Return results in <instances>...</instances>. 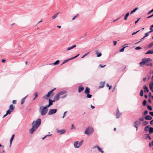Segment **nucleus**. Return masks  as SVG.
<instances>
[{"label": "nucleus", "mask_w": 153, "mask_h": 153, "mask_svg": "<svg viewBox=\"0 0 153 153\" xmlns=\"http://www.w3.org/2000/svg\"><path fill=\"white\" fill-rule=\"evenodd\" d=\"M152 118V117L149 115H146L144 117V119L147 120H151Z\"/></svg>", "instance_id": "nucleus-12"}, {"label": "nucleus", "mask_w": 153, "mask_h": 153, "mask_svg": "<svg viewBox=\"0 0 153 153\" xmlns=\"http://www.w3.org/2000/svg\"><path fill=\"white\" fill-rule=\"evenodd\" d=\"M119 113V111L118 109V108L117 110L116 115H117V114H118Z\"/></svg>", "instance_id": "nucleus-62"}, {"label": "nucleus", "mask_w": 153, "mask_h": 153, "mask_svg": "<svg viewBox=\"0 0 153 153\" xmlns=\"http://www.w3.org/2000/svg\"><path fill=\"white\" fill-rule=\"evenodd\" d=\"M51 105H49V104H48V105H46L45 106V107H44V108H45L47 109H48V107H49Z\"/></svg>", "instance_id": "nucleus-52"}, {"label": "nucleus", "mask_w": 153, "mask_h": 153, "mask_svg": "<svg viewBox=\"0 0 153 153\" xmlns=\"http://www.w3.org/2000/svg\"><path fill=\"white\" fill-rule=\"evenodd\" d=\"M144 93L143 90H141L140 92V95L141 97H142Z\"/></svg>", "instance_id": "nucleus-34"}, {"label": "nucleus", "mask_w": 153, "mask_h": 153, "mask_svg": "<svg viewBox=\"0 0 153 153\" xmlns=\"http://www.w3.org/2000/svg\"><path fill=\"white\" fill-rule=\"evenodd\" d=\"M12 112V111H11L9 109H8L6 111V114H7L6 115L10 114L11 113V112Z\"/></svg>", "instance_id": "nucleus-38"}, {"label": "nucleus", "mask_w": 153, "mask_h": 153, "mask_svg": "<svg viewBox=\"0 0 153 153\" xmlns=\"http://www.w3.org/2000/svg\"><path fill=\"white\" fill-rule=\"evenodd\" d=\"M89 53H90V52H88V53H86L84 55H83L82 56V58H84V57L85 56H86L87 55H88V54Z\"/></svg>", "instance_id": "nucleus-51"}, {"label": "nucleus", "mask_w": 153, "mask_h": 153, "mask_svg": "<svg viewBox=\"0 0 153 153\" xmlns=\"http://www.w3.org/2000/svg\"><path fill=\"white\" fill-rule=\"evenodd\" d=\"M60 96L58 93L54 97L53 100L55 101H57L59 99Z\"/></svg>", "instance_id": "nucleus-8"}, {"label": "nucleus", "mask_w": 153, "mask_h": 153, "mask_svg": "<svg viewBox=\"0 0 153 153\" xmlns=\"http://www.w3.org/2000/svg\"><path fill=\"white\" fill-rule=\"evenodd\" d=\"M96 54L97 55V57H100L102 55V53H99L98 51L96 52Z\"/></svg>", "instance_id": "nucleus-30"}, {"label": "nucleus", "mask_w": 153, "mask_h": 153, "mask_svg": "<svg viewBox=\"0 0 153 153\" xmlns=\"http://www.w3.org/2000/svg\"><path fill=\"white\" fill-rule=\"evenodd\" d=\"M147 103V101L146 100H144L142 103V105L143 106H145L146 105Z\"/></svg>", "instance_id": "nucleus-36"}, {"label": "nucleus", "mask_w": 153, "mask_h": 153, "mask_svg": "<svg viewBox=\"0 0 153 153\" xmlns=\"http://www.w3.org/2000/svg\"><path fill=\"white\" fill-rule=\"evenodd\" d=\"M56 89V88H55L52 90L49 91L47 95H45L44 97V98H45L46 97H49L51 95V94L53 93V92Z\"/></svg>", "instance_id": "nucleus-7"}, {"label": "nucleus", "mask_w": 153, "mask_h": 153, "mask_svg": "<svg viewBox=\"0 0 153 153\" xmlns=\"http://www.w3.org/2000/svg\"><path fill=\"white\" fill-rule=\"evenodd\" d=\"M79 55V54H77L76 56H75L74 57H72L71 58H70V59H66L63 62V63L61 65H62L63 64L66 63L68 61H69V60H71L72 59H74L76 58L77 57H78Z\"/></svg>", "instance_id": "nucleus-6"}, {"label": "nucleus", "mask_w": 153, "mask_h": 153, "mask_svg": "<svg viewBox=\"0 0 153 153\" xmlns=\"http://www.w3.org/2000/svg\"><path fill=\"white\" fill-rule=\"evenodd\" d=\"M152 145L151 142H149V146L150 147H152Z\"/></svg>", "instance_id": "nucleus-63"}, {"label": "nucleus", "mask_w": 153, "mask_h": 153, "mask_svg": "<svg viewBox=\"0 0 153 153\" xmlns=\"http://www.w3.org/2000/svg\"><path fill=\"white\" fill-rule=\"evenodd\" d=\"M105 83V81L103 82H100V86H99V88H103L104 86Z\"/></svg>", "instance_id": "nucleus-17"}, {"label": "nucleus", "mask_w": 153, "mask_h": 153, "mask_svg": "<svg viewBox=\"0 0 153 153\" xmlns=\"http://www.w3.org/2000/svg\"><path fill=\"white\" fill-rule=\"evenodd\" d=\"M79 15L78 14H77L72 19V20H74L76 18L78 17V16H79Z\"/></svg>", "instance_id": "nucleus-48"}, {"label": "nucleus", "mask_w": 153, "mask_h": 153, "mask_svg": "<svg viewBox=\"0 0 153 153\" xmlns=\"http://www.w3.org/2000/svg\"><path fill=\"white\" fill-rule=\"evenodd\" d=\"M57 110L56 109H51L48 111V115H51L53 114L56 113L57 112Z\"/></svg>", "instance_id": "nucleus-5"}, {"label": "nucleus", "mask_w": 153, "mask_h": 153, "mask_svg": "<svg viewBox=\"0 0 153 153\" xmlns=\"http://www.w3.org/2000/svg\"><path fill=\"white\" fill-rule=\"evenodd\" d=\"M67 92L66 91L64 90L61 91L60 92H59L58 94H59V95L60 96L62 95H63L64 94H65L66 93H67Z\"/></svg>", "instance_id": "nucleus-16"}, {"label": "nucleus", "mask_w": 153, "mask_h": 153, "mask_svg": "<svg viewBox=\"0 0 153 153\" xmlns=\"http://www.w3.org/2000/svg\"><path fill=\"white\" fill-rule=\"evenodd\" d=\"M144 117H140L138 119V120L141 122L143 121L144 120Z\"/></svg>", "instance_id": "nucleus-42"}, {"label": "nucleus", "mask_w": 153, "mask_h": 153, "mask_svg": "<svg viewBox=\"0 0 153 153\" xmlns=\"http://www.w3.org/2000/svg\"><path fill=\"white\" fill-rule=\"evenodd\" d=\"M140 30H138L136 32H134L132 34V36H133L134 35H135V34H136V33H137L138 32H139Z\"/></svg>", "instance_id": "nucleus-49"}, {"label": "nucleus", "mask_w": 153, "mask_h": 153, "mask_svg": "<svg viewBox=\"0 0 153 153\" xmlns=\"http://www.w3.org/2000/svg\"><path fill=\"white\" fill-rule=\"evenodd\" d=\"M152 60L150 58H145L142 59V61L139 64L141 67H143L144 65L146 66H152V63L149 62V61Z\"/></svg>", "instance_id": "nucleus-2"}, {"label": "nucleus", "mask_w": 153, "mask_h": 153, "mask_svg": "<svg viewBox=\"0 0 153 153\" xmlns=\"http://www.w3.org/2000/svg\"><path fill=\"white\" fill-rule=\"evenodd\" d=\"M27 96V95L26 96H25V97H24L22 99L21 102V104L22 105L24 103V102L25 101V99Z\"/></svg>", "instance_id": "nucleus-25"}, {"label": "nucleus", "mask_w": 153, "mask_h": 153, "mask_svg": "<svg viewBox=\"0 0 153 153\" xmlns=\"http://www.w3.org/2000/svg\"><path fill=\"white\" fill-rule=\"evenodd\" d=\"M150 90L151 91L153 92V82H151L149 83Z\"/></svg>", "instance_id": "nucleus-9"}, {"label": "nucleus", "mask_w": 153, "mask_h": 153, "mask_svg": "<svg viewBox=\"0 0 153 153\" xmlns=\"http://www.w3.org/2000/svg\"><path fill=\"white\" fill-rule=\"evenodd\" d=\"M76 47V45H74L73 46H72L68 48L67 49V51L70 50L71 49H72L74 48H75Z\"/></svg>", "instance_id": "nucleus-21"}, {"label": "nucleus", "mask_w": 153, "mask_h": 153, "mask_svg": "<svg viewBox=\"0 0 153 153\" xmlns=\"http://www.w3.org/2000/svg\"><path fill=\"white\" fill-rule=\"evenodd\" d=\"M90 89L88 87H86L84 91V93L86 94L90 93Z\"/></svg>", "instance_id": "nucleus-13"}, {"label": "nucleus", "mask_w": 153, "mask_h": 153, "mask_svg": "<svg viewBox=\"0 0 153 153\" xmlns=\"http://www.w3.org/2000/svg\"><path fill=\"white\" fill-rule=\"evenodd\" d=\"M146 54H153V50H149L146 53H145Z\"/></svg>", "instance_id": "nucleus-27"}, {"label": "nucleus", "mask_w": 153, "mask_h": 153, "mask_svg": "<svg viewBox=\"0 0 153 153\" xmlns=\"http://www.w3.org/2000/svg\"><path fill=\"white\" fill-rule=\"evenodd\" d=\"M67 96V95L65 94V95H64L63 96L61 97V98H64L65 97H66Z\"/></svg>", "instance_id": "nucleus-59"}, {"label": "nucleus", "mask_w": 153, "mask_h": 153, "mask_svg": "<svg viewBox=\"0 0 153 153\" xmlns=\"http://www.w3.org/2000/svg\"><path fill=\"white\" fill-rule=\"evenodd\" d=\"M149 114L152 116H153V112H149Z\"/></svg>", "instance_id": "nucleus-55"}, {"label": "nucleus", "mask_w": 153, "mask_h": 153, "mask_svg": "<svg viewBox=\"0 0 153 153\" xmlns=\"http://www.w3.org/2000/svg\"><path fill=\"white\" fill-rule=\"evenodd\" d=\"M129 12H128L126 13L124 17V20H126L127 19L128 17L129 16Z\"/></svg>", "instance_id": "nucleus-24"}, {"label": "nucleus", "mask_w": 153, "mask_h": 153, "mask_svg": "<svg viewBox=\"0 0 153 153\" xmlns=\"http://www.w3.org/2000/svg\"><path fill=\"white\" fill-rule=\"evenodd\" d=\"M148 113V111L147 110L145 111L144 112H143L142 113L143 115H146Z\"/></svg>", "instance_id": "nucleus-39"}, {"label": "nucleus", "mask_w": 153, "mask_h": 153, "mask_svg": "<svg viewBox=\"0 0 153 153\" xmlns=\"http://www.w3.org/2000/svg\"><path fill=\"white\" fill-rule=\"evenodd\" d=\"M149 139V140H151V138L150 136H147L145 138V139Z\"/></svg>", "instance_id": "nucleus-47"}, {"label": "nucleus", "mask_w": 153, "mask_h": 153, "mask_svg": "<svg viewBox=\"0 0 153 153\" xmlns=\"http://www.w3.org/2000/svg\"><path fill=\"white\" fill-rule=\"evenodd\" d=\"M59 62V60H56L55 62H54L53 63L49 64V65H58Z\"/></svg>", "instance_id": "nucleus-20"}, {"label": "nucleus", "mask_w": 153, "mask_h": 153, "mask_svg": "<svg viewBox=\"0 0 153 153\" xmlns=\"http://www.w3.org/2000/svg\"><path fill=\"white\" fill-rule=\"evenodd\" d=\"M97 148L98 151L101 152V153H104V151L102 150V148H100L99 146H97Z\"/></svg>", "instance_id": "nucleus-28"}, {"label": "nucleus", "mask_w": 153, "mask_h": 153, "mask_svg": "<svg viewBox=\"0 0 153 153\" xmlns=\"http://www.w3.org/2000/svg\"><path fill=\"white\" fill-rule=\"evenodd\" d=\"M153 16V14L150 16H148L147 17V19H149V18H150L152 17Z\"/></svg>", "instance_id": "nucleus-58"}, {"label": "nucleus", "mask_w": 153, "mask_h": 153, "mask_svg": "<svg viewBox=\"0 0 153 153\" xmlns=\"http://www.w3.org/2000/svg\"><path fill=\"white\" fill-rule=\"evenodd\" d=\"M79 141H76L74 142V146L75 148H79V146L78 144Z\"/></svg>", "instance_id": "nucleus-18"}, {"label": "nucleus", "mask_w": 153, "mask_h": 153, "mask_svg": "<svg viewBox=\"0 0 153 153\" xmlns=\"http://www.w3.org/2000/svg\"><path fill=\"white\" fill-rule=\"evenodd\" d=\"M48 111V109H47L43 107L42 109V110L40 112L41 115L42 116L45 115L47 114Z\"/></svg>", "instance_id": "nucleus-4"}, {"label": "nucleus", "mask_w": 153, "mask_h": 153, "mask_svg": "<svg viewBox=\"0 0 153 153\" xmlns=\"http://www.w3.org/2000/svg\"><path fill=\"white\" fill-rule=\"evenodd\" d=\"M83 142V140H82L80 141V142L79 143H78L79 146V147L82 145Z\"/></svg>", "instance_id": "nucleus-44"}, {"label": "nucleus", "mask_w": 153, "mask_h": 153, "mask_svg": "<svg viewBox=\"0 0 153 153\" xmlns=\"http://www.w3.org/2000/svg\"><path fill=\"white\" fill-rule=\"evenodd\" d=\"M106 66L105 65H102L101 64L99 65V66L101 68H103Z\"/></svg>", "instance_id": "nucleus-53"}, {"label": "nucleus", "mask_w": 153, "mask_h": 153, "mask_svg": "<svg viewBox=\"0 0 153 153\" xmlns=\"http://www.w3.org/2000/svg\"><path fill=\"white\" fill-rule=\"evenodd\" d=\"M14 136H15V135L14 134H13L12 135V136L11 137V139H10V142H12L13 139H14Z\"/></svg>", "instance_id": "nucleus-40"}, {"label": "nucleus", "mask_w": 153, "mask_h": 153, "mask_svg": "<svg viewBox=\"0 0 153 153\" xmlns=\"http://www.w3.org/2000/svg\"><path fill=\"white\" fill-rule=\"evenodd\" d=\"M16 100H13L12 101V103L13 104H16Z\"/></svg>", "instance_id": "nucleus-60"}, {"label": "nucleus", "mask_w": 153, "mask_h": 153, "mask_svg": "<svg viewBox=\"0 0 153 153\" xmlns=\"http://www.w3.org/2000/svg\"><path fill=\"white\" fill-rule=\"evenodd\" d=\"M15 108V106H14L13 104L10 105L9 106V109L13 111L14 109Z\"/></svg>", "instance_id": "nucleus-19"}, {"label": "nucleus", "mask_w": 153, "mask_h": 153, "mask_svg": "<svg viewBox=\"0 0 153 153\" xmlns=\"http://www.w3.org/2000/svg\"><path fill=\"white\" fill-rule=\"evenodd\" d=\"M57 132L58 133H60V134H63L66 132V130L65 129L59 130L57 129Z\"/></svg>", "instance_id": "nucleus-11"}, {"label": "nucleus", "mask_w": 153, "mask_h": 153, "mask_svg": "<svg viewBox=\"0 0 153 153\" xmlns=\"http://www.w3.org/2000/svg\"><path fill=\"white\" fill-rule=\"evenodd\" d=\"M67 112V111H66L64 113V114H63V116L62 117V118H64V117L65 116V114Z\"/></svg>", "instance_id": "nucleus-61"}, {"label": "nucleus", "mask_w": 153, "mask_h": 153, "mask_svg": "<svg viewBox=\"0 0 153 153\" xmlns=\"http://www.w3.org/2000/svg\"><path fill=\"white\" fill-rule=\"evenodd\" d=\"M148 123L147 121H145L143 122L142 123V125L143 126H145Z\"/></svg>", "instance_id": "nucleus-29"}, {"label": "nucleus", "mask_w": 153, "mask_h": 153, "mask_svg": "<svg viewBox=\"0 0 153 153\" xmlns=\"http://www.w3.org/2000/svg\"><path fill=\"white\" fill-rule=\"evenodd\" d=\"M141 48H142L141 47L138 46V47H136L135 48V49L136 50H138L140 49Z\"/></svg>", "instance_id": "nucleus-50"}, {"label": "nucleus", "mask_w": 153, "mask_h": 153, "mask_svg": "<svg viewBox=\"0 0 153 153\" xmlns=\"http://www.w3.org/2000/svg\"><path fill=\"white\" fill-rule=\"evenodd\" d=\"M84 88L82 85L79 86L78 87V92L80 93L84 90Z\"/></svg>", "instance_id": "nucleus-10"}, {"label": "nucleus", "mask_w": 153, "mask_h": 153, "mask_svg": "<svg viewBox=\"0 0 153 153\" xmlns=\"http://www.w3.org/2000/svg\"><path fill=\"white\" fill-rule=\"evenodd\" d=\"M147 109L149 111H152V107L149 105H146Z\"/></svg>", "instance_id": "nucleus-33"}, {"label": "nucleus", "mask_w": 153, "mask_h": 153, "mask_svg": "<svg viewBox=\"0 0 153 153\" xmlns=\"http://www.w3.org/2000/svg\"><path fill=\"white\" fill-rule=\"evenodd\" d=\"M58 13H56L52 16V18L53 19H54L57 16Z\"/></svg>", "instance_id": "nucleus-43"}, {"label": "nucleus", "mask_w": 153, "mask_h": 153, "mask_svg": "<svg viewBox=\"0 0 153 153\" xmlns=\"http://www.w3.org/2000/svg\"><path fill=\"white\" fill-rule=\"evenodd\" d=\"M143 88L144 89V92L146 93V92H148L149 91V89L146 85H144L143 86Z\"/></svg>", "instance_id": "nucleus-14"}, {"label": "nucleus", "mask_w": 153, "mask_h": 153, "mask_svg": "<svg viewBox=\"0 0 153 153\" xmlns=\"http://www.w3.org/2000/svg\"><path fill=\"white\" fill-rule=\"evenodd\" d=\"M153 46V42H152L148 45V48H151Z\"/></svg>", "instance_id": "nucleus-37"}, {"label": "nucleus", "mask_w": 153, "mask_h": 153, "mask_svg": "<svg viewBox=\"0 0 153 153\" xmlns=\"http://www.w3.org/2000/svg\"><path fill=\"white\" fill-rule=\"evenodd\" d=\"M38 93L37 92H36L34 93V95L35 96V98H36L38 97Z\"/></svg>", "instance_id": "nucleus-45"}, {"label": "nucleus", "mask_w": 153, "mask_h": 153, "mask_svg": "<svg viewBox=\"0 0 153 153\" xmlns=\"http://www.w3.org/2000/svg\"><path fill=\"white\" fill-rule=\"evenodd\" d=\"M128 47V46H123V48L120 50L119 51L120 52H122L124 51L125 48H126Z\"/></svg>", "instance_id": "nucleus-31"}, {"label": "nucleus", "mask_w": 153, "mask_h": 153, "mask_svg": "<svg viewBox=\"0 0 153 153\" xmlns=\"http://www.w3.org/2000/svg\"><path fill=\"white\" fill-rule=\"evenodd\" d=\"M55 102V101L54 100H52L49 99V105H50L51 106L52 105H53V103Z\"/></svg>", "instance_id": "nucleus-22"}, {"label": "nucleus", "mask_w": 153, "mask_h": 153, "mask_svg": "<svg viewBox=\"0 0 153 153\" xmlns=\"http://www.w3.org/2000/svg\"><path fill=\"white\" fill-rule=\"evenodd\" d=\"M137 121V124H138V125H139V126L141 124V123L139 121H138V120H136Z\"/></svg>", "instance_id": "nucleus-57"}, {"label": "nucleus", "mask_w": 153, "mask_h": 153, "mask_svg": "<svg viewBox=\"0 0 153 153\" xmlns=\"http://www.w3.org/2000/svg\"><path fill=\"white\" fill-rule=\"evenodd\" d=\"M148 102L149 103H152V100H151L150 99H149H149H148Z\"/></svg>", "instance_id": "nucleus-56"}, {"label": "nucleus", "mask_w": 153, "mask_h": 153, "mask_svg": "<svg viewBox=\"0 0 153 153\" xmlns=\"http://www.w3.org/2000/svg\"><path fill=\"white\" fill-rule=\"evenodd\" d=\"M52 135L51 134H50V135H46V136H45L44 137L42 138V140H44L46 137H47L48 136H50L51 135Z\"/></svg>", "instance_id": "nucleus-46"}, {"label": "nucleus", "mask_w": 153, "mask_h": 153, "mask_svg": "<svg viewBox=\"0 0 153 153\" xmlns=\"http://www.w3.org/2000/svg\"><path fill=\"white\" fill-rule=\"evenodd\" d=\"M150 126L148 125L146 127L144 128V131H146L148 130V129H149Z\"/></svg>", "instance_id": "nucleus-32"}, {"label": "nucleus", "mask_w": 153, "mask_h": 153, "mask_svg": "<svg viewBox=\"0 0 153 153\" xmlns=\"http://www.w3.org/2000/svg\"><path fill=\"white\" fill-rule=\"evenodd\" d=\"M153 12V11L152 10H151L150 11H149L147 13V14L148 15H149V14H150L151 13Z\"/></svg>", "instance_id": "nucleus-54"}, {"label": "nucleus", "mask_w": 153, "mask_h": 153, "mask_svg": "<svg viewBox=\"0 0 153 153\" xmlns=\"http://www.w3.org/2000/svg\"><path fill=\"white\" fill-rule=\"evenodd\" d=\"M87 94V96L86 97L87 98H91V97L92 95L91 94H90L89 93H88L87 94Z\"/></svg>", "instance_id": "nucleus-35"}, {"label": "nucleus", "mask_w": 153, "mask_h": 153, "mask_svg": "<svg viewBox=\"0 0 153 153\" xmlns=\"http://www.w3.org/2000/svg\"><path fill=\"white\" fill-rule=\"evenodd\" d=\"M94 131V129L91 126L88 127L85 131L84 133L88 135L91 134Z\"/></svg>", "instance_id": "nucleus-3"}, {"label": "nucleus", "mask_w": 153, "mask_h": 153, "mask_svg": "<svg viewBox=\"0 0 153 153\" xmlns=\"http://www.w3.org/2000/svg\"><path fill=\"white\" fill-rule=\"evenodd\" d=\"M134 126L136 128V131H137L139 125H138L136 120L134 122Z\"/></svg>", "instance_id": "nucleus-15"}, {"label": "nucleus", "mask_w": 153, "mask_h": 153, "mask_svg": "<svg viewBox=\"0 0 153 153\" xmlns=\"http://www.w3.org/2000/svg\"><path fill=\"white\" fill-rule=\"evenodd\" d=\"M138 9V7H137L135 8L134 9H133L132 10L131 12H130V14H131L133 13H134Z\"/></svg>", "instance_id": "nucleus-26"}, {"label": "nucleus", "mask_w": 153, "mask_h": 153, "mask_svg": "<svg viewBox=\"0 0 153 153\" xmlns=\"http://www.w3.org/2000/svg\"><path fill=\"white\" fill-rule=\"evenodd\" d=\"M122 114L120 113H119L118 114H117V115H116L117 117H116V118L117 119H118L120 117L121 115Z\"/></svg>", "instance_id": "nucleus-41"}, {"label": "nucleus", "mask_w": 153, "mask_h": 153, "mask_svg": "<svg viewBox=\"0 0 153 153\" xmlns=\"http://www.w3.org/2000/svg\"><path fill=\"white\" fill-rule=\"evenodd\" d=\"M34 121L32 123L33 126L32 128L30 129V133L31 134H33L36 128H37L41 124V120L40 118L38 119L36 121L35 123L34 124Z\"/></svg>", "instance_id": "nucleus-1"}, {"label": "nucleus", "mask_w": 153, "mask_h": 153, "mask_svg": "<svg viewBox=\"0 0 153 153\" xmlns=\"http://www.w3.org/2000/svg\"><path fill=\"white\" fill-rule=\"evenodd\" d=\"M150 124L151 125L153 124V120H151L150 121Z\"/></svg>", "instance_id": "nucleus-64"}, {"label": "nucleus", "mask_w": 153, "mask_h": 153, "mask_svg": "<svg viewBox=\"0 0 153 153\" xmlns=\"http://www.w3.org/2000/svg\"><path fill=\"white\" fill-rule=\"evenodd\" d=\"M149 129V134H152L153 133V127H151L150 126Z\"/></svg>", "instance_id": "nucleus-23"}]
</instances>
